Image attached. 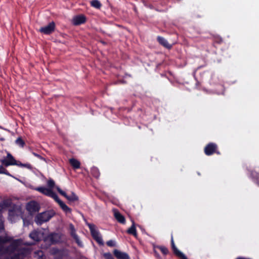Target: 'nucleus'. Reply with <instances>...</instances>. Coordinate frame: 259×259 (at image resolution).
Here are the masks:
<instances>
[{
  "mask_svg": "<svg viewBox=\"0 0 259 259\" xmlns=\"http://www.w3.org/2000/svg\"><path fill=\"white\" fill-rule=\"evenodd\" d=\"M4 230V221L3 220V215L0 211V231Z\"/></svg>",
  "mask_w": 259,
  "mask_h": 259,
  "instance_id": "473e14b6",
  "label": "nucleus"
},
{
  "mask_svg": "<svg viewBox=\"0 0 259 259\" xmlns=\"http://www.w3.org/2000/svg\"><path fill=\"white\" fill-rule=\"evenodd\" d=\"M21 243V240L20 239L13 240L10 245L5 249L4 253H13L17 249V247L20 245Z\"/></svg>",
  "mask_w": 259,
  "mask_h": 259,
  "instance_id": "6e6552de",
  "label": "nucleus"
},
{
  "mask_svg": "<svg viewBox=\"0 0 259 259\" xmlns=\"http://www.w3.org/2000/svg\"><path fill=\"white\" fill-rule=\"evenodd\" d=\"M15 143L21 148L24 147L25 143L21 137H18L15 141Z\"/></svg>",
  "mask_w": 259,
  "mask_h": 259,
  "instance_id": "cd10ccee",
  "label": "nucleus"
},
{
  "mask_svg": "<svg viewBox=\"0 0 259 259\" xmlns=\"http://www.w3.org/2000/svg\"><path fill=\"white\" fill-rule=\"evenodd\" d=\"M32 154L35 156V157H37L38 158L40 159H43L44 158H42V157L39 154H38L34 152H32Z\"/></svg>",
  "mask_w": 259,
  "mask_h": 259,
  "instance_id": "58836bf2",
  "label": "nucleus"
},
{
  "mask_svg": "<svg viewBox=\"0 0 259 259\" xmlns=\"http://www.w3.org/2000/svg\"><path fill=\"white\" fill-rule=\"evenodd\" d=\"M9 258L10 259H20V254L19 253H15Z\"/></svg>",
  "mask_w": 259,
  "mask_h": 259,
  "instance_id": "e433bc0d",
  "label": "nucleus"
},
{
  "mask_svg": "<svg viewBox=\"0 0 259 259\" xmlns=\"http://www.w3.org/2000/svg\"><path fill=\"white\" fill-rule=\"evenodd\" d=\"M114 216L115 219L117 220V221L121 223V224H125V218L123 215H122L120 212H116L114 213Z\"/></svg>",
  "mask_w": 259,
  "mask_h": 259,
  "instance_id": "412c9836",
  "label": "nucleus"
},
{
  "mask_svg": "<svg viewBox=\"0 0 259 259\" xmlns=\"http://www.w3.org/2000/svg\"><path fill=\"white\" fill-rule=\"evenodd\" d=\"M156 248H154V245L153 246V252L154 256L157 258V259H162L161 256L160 255V254L158 253L157 250H156Z\"/></svg>",
  "mask_w": 259,
  "mask_h": 259,
  "instance_id": "72a5a7b5",
  "label": "nucleus"
},
{
  "mask_svg": "<svg viewBox=\"0 0 259 259\" xmlns=\"http://www.w3.org/2000/svg\"><path fill=\"white\" fill-rule=\"evenodd\" d=\"M250 177L259 187V173L254 170H251L250 171Z\"/></svg>",
  "mask_w": 259,
  "mask_h": 259,
  "instance_id": "dca6fc26",
  "label": "nucleus"
},
{
  "mask_svg": "<svg viewBox=\"0 0 259 259\" xmlns=\"http://www.w3.org/2000/svg\"><path fill=\"white\" fill-rule=\"evenodd\" d=\"M26 208L30 213H33L39 210L40 206L39 204L35 201H31L27 203Z\"/></svg>",
  "mask_w": 259,
  "mask_h": 259,
  "instance_id": "0eeeda50",
  "label": "nucleus"
},
{
  "mask_svg": "<svg viewBox=\"0 0 259 259\" xmlns=\"http://www.w3.org/2000/svg\"><path fill=\"white\" fill-rule=\"evenodd\" d=\"M87 21L86 17L82 14L74 16L72 19V23L74 25L78 26L84 24Z\"/></svg>",
  "mask_w": 259,
  "mask_h": 259,
  "instance_id": "f8f14e48",
  "label": "nucleus"
},
{
  "mask_svg": "<svg viewBox=\"0 0 259 259\" xmlns=\"http://www.w3.org/2000/svg\"><path fill=\"white\" fill-rule=\"evenodd\" d=\"M56 189L60 195L65 197L69 201L74 202L78 200V196L74 192H72L71 195H68L59 187L56 186Z\"/></svg>",
  "mask_w": 259,
  "mask_h": 259,
  "instance_id": "423d86ee",
  "label": "nucleus"
},
{
  "mask_svg": "<svg viewBox=\"0 0 259 259\" xmlns=\"http://www.w3.org/2000/svg\"><path fill=\"white\" fill-rule=\"evenodd\" d=\"M1 162L5 167H8L10 165H14L15 164H16V159L10 153L7 154L6 158L1 160Z\"/></svg>",
  "mask_w": 259,
  "mask_h": 259,
  "instance_id": "9d476101",
  "label": "nucleus"
},
{
  "mask_svg": "<svg viewBox=\"0 0 259 259\" xmlns=\"http://www.w3.org/2000/svg\"><path fill=\"white\" fill-rule=\"evenodd\" d=\"M0 174H5L6 175L11 176V175L8 171L3 166V165L0 166Z\"/></svg>",
  "mask_w": 259,
  "mask_h": 259,
  "instance_id": "7c9ffc66",
  "label": "nucleus"
},
{
  "mask_svg": "<svg viewBox=\"0 0 259 259\" xmlns=\"http://www.w3.org/2000/svg\"><path fill=\"white\" fill-rule=\"evenodd\" d=\"M113 254L117 259H130V257L127 253L121 252L116 249L114 250Z\"/></svg>",
  "mask_w": 259,
  "mask_h": 259,
  "instance_id": "4468645a",
  "label": "nucleus"
},
{
  "mask_svg": "<svg viewBox=\"0 0 259 259\" xmlns=\"http://www.w3.org/2000/svg\"><path fill=\"white\" fill-rule=\"evenodd\" d=\"M22 213L21 207L15 204H13L9 210L8 214L10 219L12 221L15 217L21 215Z\"/></svg>",
  "mask_w": 259,
  "mask_h": 259,
  "instance_id": "f03ea898",
  "label": "nucleus"
},
{
  "mask_svg": "<svg viewBox=\"0 0 259 259\" xmlns=\"http://www.w3.org/2000/svg\"><path fill=\"white\" fill-rule=\"evenodd\" d=\"M91 234L93 238L100 245H103L104 242L99 231L96 229V226L93 224H88Z\"/></svg>",
  "mask_w": 259,
  "mask_h": 259,
  "instance_id": "f257e3e1",
  "label": "nucleus"
},
{
  "mask_svg": "<svg viewBox=\"0 0 259 259\" xmlns=\"http://www.w3.org/2000/svg\"><path fill=\"white\" fill-rule=\"evenodd\" d=\"M69 230L71 236L74 239L77 244L80 247H82L83 244L80 240L78 236L76 234L75 229L72 224H70L69 225Z\"/></svg>",
  "mask_w": 259,
  "mask_h": 259,
  "instance_id": "9b49d317",
  "label": "nucleus"
},
{
  "mask_svg": "<svg viewBox=\"0 0 259 259\" xmlns=\"http://www.w3.org/2000/svg\"><path fill=\"white\" fill-rule=\"evenodd\" d=\"M170 243L173 253L176 256H177L180 259H188L187 256L183 253L180 251L176 247L174 242L173 236L172 235L171 236Z\"/></svg>",
  "mask_w": 259,
  "mask_h": 259,
  "instance_id": "1a4fd4ad",
  "label": "nucleus"
},
{
  "mask_svg": "<svg viewBox=\"0 0 259 259\" xmlns=\"http://www.w3.org/2000/svg\"><path fill=\"white\" fill-rule=\"evenodd\" d=\"M104 256L105 259H114L110 252L105 253L104 254Z\"/></svg>",
  "mask_w": 259,
  "mask_h": 259,
  "instance_id": "f704fd0d",
  "label": "nucleus"
},
{
  "mask_svg": "<svg viewBox=\"0 0 259 259\" xmlns=\"http://www.w3.org/2000/svg\"><path fill=\"white\" fill-rule=\"evenodd\" d=\"M218 145L214 143H209L207 144L204 149V152L207 156H210L214 153L220 154V152L218 150Z\"/></svg>",
  "mask_w": 259,
  "mask_h": 259,
  "instance_id": "7ed1b4c3",
  "label": "nucleus"
},
{
  "mask_svg": "<svg viewBox=\"0 0 259 259\" xmlns=\"http://www.w3.org/2000/svg\"><path fill=\"white\" fill-rule=\"evenodd\" d=\"M61 209L66 213H69L71 212V209L64 202L62 201H60V203L58 204Z\"/></svg>",
  "mask_w": 259,
  "mask_h": 259,
  "instance_id": "5701e85b",
  "label": "nucleus"
},
{
  "mask_svg": "<svg viewBox=\"0 0 259 259\" xmlns=\"http://www.w3.org/2000/svg\"><path fill=\"white\" fill-rule=\"evenodd\" d=\"M61 209L66 213H69L71 212V209L64 202L62 201H60V203L58 204Z\"/></svg>",
  "mask_w": 259,
  "mask_h": 259,
  "instance_id": "4be33fe9",
  "label": "nucleus"
},
{
  "mask_svg": "<svg viewBox=\"0 0 259 259\" xmlns=\"http://www.w3.org/2000/svg\"><path fill=\"white\" fill-rule=\"evenodd\" d=\"M23 167H26L28 169H31L32 168V166L29 163H23Z\"/></svg>",
  "mask_w": 259,
  "mask_h": 259,
  "instance_id": "4c0bfd02",
  "label": "nucleus"
},
{
  "mask_svg": "<svg viewBox=\"0 0 259 259\" xmlns=\"http://www.w3.org/2000/svg\"><path fill=\"white\" fill-rule=\"evenodd\" d=\"M47 238L51 244H54L60 242L61 236L58 233H54L49 235Z\"/></svg>",
  "mask_w": 259,
  "mask_h": 259,
  "instance_id": "ddd939ff",
  "label": "nucleus"
},
{
  "mask_svg": "<svg viewBox=\"0 0 259 259\" xmlns=\"http://www.w3.org/2000/svg\"><path fill=\"white\" fill-rule=\"evenodd\" d=\"M69 163L74 169H78L80 167V162L75 158L70 159Z\"/></svg>",
  "mask_w": 259,
  "mask_h": 259,
  "instance_id": "aec40b11",
  "label": "nucleus"
},
{
  "mask_svg": "<svg viewBox=\"0 0 259 259\" xmlns=\"http://www.w3.org/2000/svg\"><path fill=\"white\" fill-rule=\"evenodd\" d=\"M213 44L214 47L217 48V45L222 44L224 40L219 35H214L212 37Z\"/></svg>",
  "mask_w": 259,
  "mask_h": 259,
  "instance_id": "a211bd4d",
  "label": "nucleus"
},
{
  "mask_svg": "<svg viewBox=\"0 0 259 259\" xmlns=\"http://www.w3.org/2000/svg\"><path fill=\"white\" fill-rule=\"evenodd\" d=\"M106 244L107 246L109 247H113L115 246V243L114 241L112 240H110L106 242Z\"/></svg>",
  "mask_w": 259,
  "mask_h": 259,
  "instance_id": "c9c22d12",
  "label": "nucleus"
},
{
  "mask_svg": "<svg viewBox=\"0 0 259 259\" xmlns=\"http://www.w3.org/2000/svg\"><path fill=\"white\" fill-rule=\"evenodd\" d=\"M6 241L3 239L2 237L0 236V243H4L6 242Z\"/></svg>",
  "mask_w": 259,
  "mask_h": 259,
  "instance_id": "a19ab883",
  "label": "nucleus"
},
{
  "mask_svg": "<svg viewBox=\"0 0 259 259\" xmlns=\"http://www.w3.org/2000/svg\"><path fill=\"white\" fill-rule=\"evenodd\" d=\"M58 251H59V250H58V249H55V250H54V252H53V253H54V254H56V253H58Z\"/></svg>",
  "mask_w": 259,
  "mask_h": 259,
  "instance_id": "37998d69",
  "label": "nucleus"
},
{
  "mask_svg": "<svg viewBox=\"0 0 259 259\" xmlns=\"http://www.w3.org/2000/svg\"><path fill=\"white\" fill-rule=\"evenodd\" d=\"M52 218L50 213L48 212H44L38 214L35 218V221L38 225H41L42 223L49 221Z\"/></svg>",
  "mask_w": 259,
  "mask_h": 259,
  "instance_id": "20e7f679",
  "label": "nucleus"
},
{
  "mask_svg": "<svg viewBox=\"0 0 259 259\" xmlns=\"http://www.w3.org/2000/svg\"><path fill=\"white\" fill-rule=\"evenodd\" d=\"M29 236L31 239H32L34 241L38 242L40 241L39 233L38 231L36 230H33V231H32L29 234Z\"/></svg>",
  "mask_w": 259,
  "mask_h": 259,
  "instance_id": "6ab92c4d",
  "label": "nucleus"
},
{
  "mask_svg": "<svg viewBox=\"0 0 259 259\" xmlns=\"http://www.w3.org/2000/svg\"><path fill=\"white\" fill-rule=\"evenodd\" d=\"M134 10L135 12L136 13V14L138 15V10H137V7L135 6L134 7Z\"/></svg>",
  "mask_w": 259,
  "mask_h": 259,
  "instance_id": "79ce46f5",
  "label": "nucleus"
},
{
  "mask_svg": "<svg viewBox=\"0 0 259 259\" xmlns=\"http://www.w3.org/2000/svg\"><path fill=\"white\" fill-rule=\"evenodd\" d=\"M154 248L159 249L164 256L166 255L169 253V251L167 248L164 246L154 245Z\"/></svg>",
  "mask_w": 259,
  "mask_h": 259,
  "instance_id": "393cba45",
  "label": "nucleus"
},
{
  "mask_svg": "<svg viewBox=\"0 0 259 259\" xmlns=\"http://www.w3.org/2000/svg\"><path fill=\"white\" fill-rule=\"evenodd\" d=\"M92 7L98 9H100L102 6V4L98 0H93L91 2Z\"/></svg>",
  "mask_w": 259,
  "mask_h": 259,
  "instance_id": "a878e982",
  "label": "nucleus"
},
{
  "mask_svg": "<svg viewBox=\"0 0 259 259\" xmlns=\"http://www.w3.org/2000/svg\"><path fill=\"white\" fill-rule=\"evenodd\" d=\"M127 233L137 237L138 234L134 223H133L132 226L127 230Z\"/></svg>",
  "mask_w": 259,
  "mask_h": 259,
  "instance_id": "b1692460",
  "label": "nucleus"
},
{
  "mask_svg": "<svg viewBox=\"0 0 259 259\" xmlns=\"http://www.w3.org/2000/svg\"><path fill=\"white\" fill-rule=\"evenodd\" d=\"M16 163L14 165H17L20 167H23V163H21L20 161H17L16 160Z\"/></svg>",
  "mask_w": 259,
  "mask_h": 259,
  "instance_id": "ea45409f",
  "label": "nucleus"
},
{
  "mask_svg": "<svg viewBox=\"0 0 259 259\" xmlns=\"http://www.w3.org/2000/svg\"><path fill=\"white\" fill-rule=\"evenodd\" d=\"M47 186L49 187V189L52 190L55 186V183L54 181L51 179H49L47 182Z\"/></svg>",
  "mask_w": 259,
  "mask_h": 259,
  "instance_id": "c756f323",
  "label": "nucleus"
},
{
  "mask_svg": "<svg viewBox=\"0 0 259 259\" xmlns=\"http://www.w3.org/2000/svg\"><path fill=\"white\" fill-rule=\"evenodd\" d=\"M157 40L161 45H162L165 48L168 49L171 48V45H170L164 37L160 36H158L157 37Z\"/></svg>",
  "mask_w": 259,
  "mask_h": 259,
  "instance_id": "2eb2a0df",
  "label": "nucleus"
},
{
  "mask_svg": "<svg viewBox=\"0 0 259 259\" xmlns=\"http://www.w3.org/2000/svg\"><path fill=\"white\" fill-rule=\"evenodd\" d=\"M48 196L53 198L58 204L60 203V201H62V200L59 199L58 195L54 192L52 190H51Z\"/></svg>",
  "mask_w": 259,
  "mask_h": 259,
  "instance_id": "bb28decb",
  "label": "nucleus"
},
{
  "mask_svg": "<svg viewBox=\"0 0 259 259\" xmlns=\"http://www.w3.org/2000/svg\"><path fill=\"white\" fill-rule=\"evenodd\" d=\"M92 175L96 178H98L100 176V172L98 169L94 168L92 170Z\"/></svg>",
  "mask_w": 259,
  "mask_h": 259,
  "instance_id": "2f4dec72",
  "label": "nucleus"
},
{
  "mask_svg": "<svg viewBox=\"0 0 259 259\" xmlns=\"http://www.w3.org/2000/svg\"><path fill=\"white\" fill-rule=\"evenodd\" d=\"M12 202L10 199L4 200L2 202V205L4 207H9L12 206Z\"/></svg>",
  "mask_w": 259,
  "mask_h": 259,
  "instance_id": "c85d7f7f",
  "label": "nucleus"
},
{
  "mask_svg": "<svg viewBox=\"0 0 259 259\" xmlns=\"http://www.w3.org/2000/svg\"><path fill=\"white\" fill-rule=\"evenodd\" d=\"M34 190L47 196H49V195L51 191V189H49L48 188H47L44 187H36L34 189Z\"/></svg>",
  "mask_w": 259,
  "mask_h": 259,
  "instance_id": "f3484780",
  "label": "nucleus"
},
{
  "mask_svg": "<svg viewBox=\"0 0 259 259\" xmlns=\"http://www.w3.org/2000/svg\"><path fill=\"white\" fill-rule=\"evenodd\" d=\"M56 28V24L54 21H52L49 23V24L46 26L41 27L39 31L46 35H50L54 32Z\"/></svg>",
  "mask_w": 259,
  "mask_h": 259,
  "instance_id": "39448f33",
  "label": "nucleus"
}]
</instances>
